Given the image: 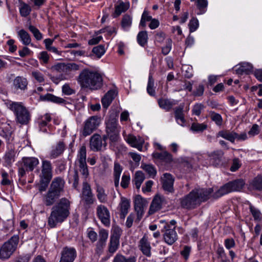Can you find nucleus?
<instances>
[{"label":"nucleus","mask_w":262,"mask_h":262,"mask_svg":"<svg viewBox=\"0 0 262 262\" xmlns=\"http://www.w3.org/2000/svg\"><path fill=\"white\" fill-rule=\"evenodd\" d=\"M86 149L85 146H82L79 149L77 156L76 162L79 164H86Z\"/></svg>","instance_id":"obj_43"},{"label":"nucleus","mask_w":262,"mask_h":262,"mask_svg":"<svg viewBox=\"0 0 262 262\" xmlns=\"http://www.w3.org/2000/svg\"><path fill=\"white\" fill-rule=\"evenodd\" d=\"M117 92L115 90L108 91L101 99V102L104 107L107 108L117 96Z\"/></svg>","instance_id":"obj_28"},{"label":"nucleus","mask_w":262,"mask_h":262,"mask_svg":"<svg viewBox=\"0 0 262 262\" xmlns=\"http://www.w3.org/2000/svg\"><path fill=\"white\" fill-rule=\"evenodd\" d=\"M213 192L211 188H197L189 193L179 199L181 207L187 210L198 208L201 204L208 200Z\"/></svg>","instance_id":"obj_1"},{"label":"nucleus","mask_w":262,"mask_h":262,"mask_svg":"<svg viewBox=\"0 0 262 262\" xmlns=\"http://www.w3.org/2000/svg\"><path fill=\"white\" fill-rule=\"evenodd\" d=\"M70 202L66 198L61 199L52 209L48 218V225L54 228L58 223L63 222L69 215Z\"/></svg>","instance_id":"obj_3"},{"label":"nucleus","mask_w":262,"mask_h":262,"mask_svg":"<svg viewBox=\"0 0 262 262\" xmlns=\"http://www.w3.org/2000/svg\"><path fill=\"white\" fill-rule=\"evenodd\" d=\"M124 140L132 147L136 148L140 151H142L144 140L140 136L136 137L133 135L129 134L124 136Z\"/></svg>","instance_id":"obj_17"},{"label":"nucleus","mask_w":262,"mask_h":262,"mask_svg":"<svg viewBox=\"0 0 262 262\" xmlns=\"http://www.w3.org/2000/svg\"><path fill=\"white\" fill-rule=\"evenodd\" d=\"M51 120V117L49 114H46L45 115L41 116L38 119V125L41 130L43 132H45L46 130V129H42L46 126H47Z\"/></svg>","instance_id":"obj_47"},{"label":"nucleus","mask_w":262,"mask_h":262,"mask_svg":"<svg viewBox=\"0 0 262 262\" xmlns=\"http://www.w3.org/2000/svg\"><path fill=\"white\" fill-rule=\"evenodd\" d=\"M19 236L14 235L5 242L0 248V259L3 260L9 259L17 248Z\"/></svg>","instance_id":"obj_6"},{"label":"nucleus","mask_w":262,"mask_h":262,"mask_svg":"<svg viewBox=\"0 0 262 262\" xmlns=\"http://www.w3.org/2000/svg\"><path fill=\"white\" fill-rule=\"evenodd\" d=\"M220 137H222L230 141L232 143H234L236 139L237 141H245L248 139L247 135L245 132L238 134L237 133L233 130L231 131L227 129L220 130L216 134V139Z\"/></svg>","instance_id":"obj_12"},{"label":"nucleus","mask_w":262,"mask_h":262,"mask_svg":"<svg viewBox=\"0 0 262 262\" xmlns=\"http://www.w3.org/2000/svg\"><path fill=\"white\" fill-rule=\"evenodd\" d=\"M92 52L98 57L100 58L105 53V50L104 46L99 45L93 48Z\"/></svg>","instance_id":"obj_59"},{"label":"nucleus","mask_w":262,"mask_h":262,"mask_svg":"<svg viewBox=\"0 0 262 262\" xmlns=\"http://www.w3.org/2000/svg\"><path fill=\"white\" fill-rule=\"evenodd\" d=\"M209 115L211 120L214 122L217 125L221 126L222 125L223 118L220 114L214 112H211Z\"/></svg>","instance_id":"obj_54"},{"label":"nucleus","mask_w":262,"mask_h":262,"mask_svg":"<svg viewBox=\"0 0 262 262\" xmlns=\"http://www.w3.org/2000/svg\"><path fill=\"white\" fill-rule=\"evenodd\" d=\"M113 262H136V257L134 256L126 257L118 253L114 257Z\"/></svg>","instance_id":"obj_46"},{"label":"nucleus","mask_w":262,"mask_h":262,"mask_svg":"<svg viewBox=\"0 0 262 262\" xmlns=\"http://www.w3.org/2000/svg\"><path fill=\"white\" fill-rule=\"evenodd\" d=\"M80 199L81 203L86 210L91 208L96 202L91 186L86 181L83 182Z\"/></svg>","instance_id":"obj_11"},{"label":"nucleus","mask_w":262,"mask_h":262,"mask_svg":"<svg viewBox=\"0 0 262 262\" xmlns=\"http://www.w3.org/2000/svg\"><path fill=\"white\" fill-rule=\"evenodd\" d=\"M130 180L129 175L123 174L120 183L121 186L123 188H126L130 183Z\"/></svg>","instance_id":"obj_64"},{"label":"nucleus","mask_w":262,"mask_h":262,"mask_svg":"<svg viewBox=\"0 0 262 262\" xmlns=\"http://www.w3.org/2000/svg\"><path fill=\"white\" fill-rule=\"evenodd\" d=\"M12 134L13 131L11 129V127L9 124H8L6 126L3 127L0 132V136L5 139L8 145H10L11 142L13 140Z\"/></svg>","instance_id":"obj_30"},{"label":"nucleus","mask_w":262,"mask_h":262,"mask_svg":"<svg viewBox=\"0 0 262 262\" xmlns=\"http://www.w3.org/2000/svg\"><path fill=\"white\" fill-rule=\"evenodd\" d=\"M207 125L204 123H193L191 126V129L193 132H203L207 128Z\"/></svg>","instance_id":"obj_57"},{"label":"nucleus","mask_w":262,"mask_h":262,"mask_svg":"<svg viewBox=\"0 0 262 262\" xmlns=\"http://www.w3.org/2000/svg\"><path fill=\"white\" fill-rule=\"evenodd\" d=\"M105 124V132L108 136V139L111 142H117L119 139L121 126L116 116L111 115L106 121Z\"/></svg>","instance_id":"obj_7"},{"label":"nucleus","mask_w":262,"mask_h":262,"mask_svg":"<svg viewBox=\"0 0 262 262\" xmlns=\"http://www.w3.org/2000/svg\"><path fill=\"white\" fill-rule=\"evenodd\" d=\"M40 99L42 100L51 101L57 104L63 103L65 102V100L63 98L57 97L50 93L41 96Z\"/></svg>","instance_id":"obj_36"},{"label":"nucleus","mask_w":262,"mask_h":262,"mask_svg":"<svg viewBox=\"0 0 262 262\" xmlns=\"http://www.w3.org/2000/svg\"><path fill=\"white\" fill-rule=\"evenodd\" d=\"M52 166L50 161L43 160L41 161V173L39 174L40 191L46 190L51 180L52 179Z\"/></svg>","instance_id":"obj_8"},{"label":"nucleus","mask_w":262,"mask_h":262,"mask_svg":"<svg viewBox=\"0 0 262 262\" xmlns=\"http://www.w3.org/2000/svg\"><path fill=\"white\" fill-rule=\"evenodd\" d=\"M122 171L121 165L118 163H115L114 168V184L116 187L119 185L120 177Z\"/></svg>","instance_id":"obj_41"},{"label":"nucleus","mask_w":262,"mask_h":262,"mask_svg":"<svg viewBox=\"0 0 262 262\" xmlns=\"http://www.w3.org/2000/svg\"><path fill=\"white\" fill-rule=\"evenodd\" d=\"M245 182L242 179L229 182L221 187L212 195V196L214 199H217L232 191H239L243 188Z\"/></svg>","instance_id":"obj_10"},{"label":"nucleus","mask_w":262,"mask_h":262,"mask_svg":"<svg viewBox=\"0 0 262 262\" xmlns=\"http://www.w3.org/2000/svg\"><path fill=\"white\" fill-rule=\"evenodd\" d=\"M65 149V144L62 141H59L56 146L52 149L50 158L51 159H55L61 155Z\"/></svg>","instance_id":"obj_32"},{"label":"nucleus","mask_w":262,"mask_h":262,"mask_svg":"<svg viewBox=\"0 0 262 262\" xmlns=\"http://www.w3.org/2000/svg\"><path fill=\"white\" fill-rule=\"evenodd\" d=\"M250 186L253 189L262 191V175H258L250 183Z\"/></svg>","instance_id":"obj_48"},{"label":"nucleus","mask_w":262,"mask_h":262,"mask_svg":"<svg viewBox=\"0 0 262 262\" xmlns=\"http://www.w3.org/2000/svg\"><path fill=\"white\" fill-rule=\"evenodd\" d=\"M146 201L141 195H137L134 200V208L137 212V218L140 220L144 213V207L146 206Z\"/></svg>","instance_id":"obj_19"},{"label":"nucleus","mask_w":262,"mask_h":262,"mask_svg":"<svg viewBox=\"0 0 262 262\" xmlns=\"http://www.w3.org/2000/svg\"><path fill=\"white\" fill-rule=\"evenodd\" d=\"M139 247L143 254L147 257L151 256V246L147 236L144 235L140 240Z\"/></svg>","instance_id":"obj_24"},{"label":"nucleus","mask_w":262,"mask_h":262,"mask_svg":"<svg viewBox=\"0 0 262 262\" xmlns=\"http://www.w3.org/2000/svg\"><path fill=\"white\" fill-rule=\"evenodd\" d=\"M16 150L14 146L8 145L7 150L3 157V159L7 165L11 166L15 161L16 158Z\"/></svg>","instance_id":"obj_22"},{"label":"nucleus","mask_w":262,"mask_h":262,"mask_svg":"<svg viewBox=\"0 0 262 262\" xmlns=\"http://www.w3.org/2000/svg\"><path fill=\"white\" fill-rule=\"evenodd\" d=\"M249 209L255 221L259 222L262 221V214L258 209L250 204Z\"/></svg>","instance_id":"obj_49"},{"label":"nucleus","mask_w":262,"mask_h":262,"mask_svg":"<svg viewBox=\"0 0 262 262\" xmlns=\"http://www.w3.org/2000/svg\"><path fill=\"white\" fill-rule=\"evenodd\" d=\"M77 81L83 89L97 90L103 85L102 75L98 71L84 69L79 74Z\"/></svg>","instance_id":"obj_2"},{"label":"nucleus","mask_w":262,"mask_h":262,"mask_svg":"<svg viewBox=\"0 0 262 262\" xmlns=\"http://www.w3.org/2000/svg\"><path fill=\"white\" fill-rule=\"evenodd\" d=\"M79 70V66L74 62L66 63V74L71 71H76Z\"/></svg>","instance_id":"obj_61"},{"label":"nucleus","mask_w":262,"mask_h":262,"mask_svg":"<svg viewBox=\"0 0 262 262\" xmlns=\"http://www.w3.org/2000/svg\"><path fill=\"white\" fill-rule=\"evenodd\" d=\"M152 19V16L150 15L149 12L147 10H144L141 16L140 26L144 28L146 26V23L150 21Z\"/></svg>","instance_id":"obj_53"},{"label":"nucleus","mask_w":262,"mask_h":262,"mask_svg":"<svg viewBox=\"0 0 262 262\" xmlns=\"http://www.w3.org/2000/svg\"><path fill=\"white\" fill-rule=\"evenodd\" d=\"M165 232L163 234V238L165 243L169 245H171L176 242L178 239V234L175 230V228H171L169 225L164 226Z\"/></svg>","instance_id":"obj_18"},{"label":"nucleus","mask_w":262,"mask_h":262,"mask_svg":"<svg viewBox=\"0 0 262 262\" xmlns=\"http://www.w3.org/2000/svg\"><path fill=\"white\" fill-rule=\"evenodd\" d=\"M133 18L130 15L125 14L122 18L121 26L123 30L127 31L132 25Z\"/></svg>","instance_id":"obj_37"},{"label":"nucleus","mask_w":262,"mask_h":262,"mask_svg":"<svg viewBox=\"0 0 262 262\" xmlns=\"http://www.w3.org/2000/svg\"><path fill=\"white\" fill-rule=\"evenodd\" d=\"M162 187L165 191L168 192L174 191L173 183L174 179L173 176L169 173H165L161 177Z\"/></svg>","instance_id":"obj_21"},{"label":"nucleus","mask_w":262,"mask_h":262,"mask_svg":"<svg viewBox=\"0 0 262 262\" xmlns=\"http://www.w3.org/2000/svg\"><path fill=\"white\" fill-rule=\"evenodd\" d=\"M152 157L155 159L159 160L165 163H170L173 160L171 154L166 151L161 152H154L152 154Z\"/></svg>","instance_id":"obj_29"},{"label":"nucleus","mask_w":262,"mask_h":262,"mask_svg":"<svg viewBox=\"0 0 262 262\" xmlns=\"http://www.w3.org/2000/svg\"><path fill=\"white\" fill-rule=\"evenodd\" d=\"M18 3L19 4V10L20 15L23 17L28 16L31 11V7L21 0H18Z\"/></svg>","instance_id":"obj_42"},{"label":"nucleus","mask_w":262,"mask_h":262,"mask_svg":"<svg viewBox=\"0 0 262 262\" xmlns=\"http://www.w3.org/2000/svg\"><path fill=\"white\" fill-rule=\"evenodd\" d=\"M39 59L42 64H46L49 62L50 56L47 52L42 51L39 53Z\"/></svg>","instance_id":"obj_60"},{"label":"nucleus","mask_w":262,"mask_h":262,"mask_svg":"<svg viewBox=\"0 0 262 262\" xmlns=\"http://www.w3.org/2000/svg\"><path fill=\"white\" fill-rule=\"evenodd\" d=\"M101 122L100 117L97 116L90 117L84 122L82 132L83 136L90 135L99 126Z\"/></svg>","instance_id":"obj_13"},{"label":"nucleus","mask_w":262,"mask_h":262,"mask_svg":"<svg viewBox=\"0 0 262 262\" xmlns=\"http://www.w3.org/2000/svg\"><path fill=\"white\" fill-rule=\"evenodd\" d=\"M199 26V22L198 18L195 17H192L190 20L188 27L189 29V32L190 33L193 32L195 31Z\"/></svg>","instance_id":"obj_56"},{"label":"nucleus","mask_w":262,"mask_h":262,"mask_svg":"<svg viewBox=\"0 0 262 262\" xmlns=\"http://www.w3.org/2000/svg\"><path fill=\"white\" fill-rule=\"evenodd\" d=\"M64 181L61 177H56L52 181L47 192L42 196V202L46 206L54 205L64 192Z\"/></svg>","instance_id":"obj_4"},{"label":"nucleus","mask_w":262,"mask_h":262,"mask_svg":"<svg viewBox=\"0 0 262 262\" xmlns=\"http://www.w3.org/2000/svg\"><path fill=\"white\" fill-rule=\"evenodd\" d=\"M90 142V148L93 151L100 150L103 145L102 138L98 134L93 135L91 138Z\"/></svg>","instance_id":"obj_26"},{"label":"nucleus","mask_w":262,"mask_h":262,"mask_svg":"<svg viewBox=\"0 0 262 262\" xmlns=\"http://www.w3.org/2000/svg\"><path fill=\"white\" fill-rule=\"evenodd\" d=\"M28 82L23 76H17L12 81V87L14 90L25 91L27 89Z\"/></svg>","instance_id":"obj_23"},{"label":"nucleus","mask_w":262,"mask_h":262,"mask_svg":"<svg viewBox=\"0 0 262 262\" xmlns=\"http://www.w3.org/2000/svg\"><path fill=\"white\" fill-rule=\"evenodd\" d=\"M52 69L58 72L66 74V63H58L52 67Z\"/></svg>","instance_id":"obj_62"},{"label":"nucleus","mask_w":262,"mask_h":262,"mask_svg":"<svg viewBox=\"0 0 262 262\" xmlns=\"http://www.w3.org/2000/svg\"><path fill=\"white\" fill-rule=\"evenodd\" d=\"M145 179L144 174L141 171H137L135 172L133 182L137 189H139L140 186Z\"/></svg>","instance_id":"obj_44"},{"label":"nucleus","mask_w":262,"mask_h":262,"mask_svg":"<svg viewBox=\"0 0 262 262\" xmlns=\"http://www.w3.org/2000/svg\"><path fill=\"white\" fill-rule=\"evenodd\" d=\"M158 104L161 108L165 110L166 111H169L174 105L177 104V101L173 100L162 98L159 99Z\"/></svg>","instance_id":"obj_34"},{"label":"nucleus","mask_w":262,"mask_h":262,"mask_svg":"<svg viewBox=\"0 0 262 262\" xmlns=\"http://www.w3.org/2000/svg\"><path fill=\"white\" fill-rule=\"evenodd\" d=\"M18 36L19 38L20 41L25 46H28L30 44L33 46V44H31V38L30 34L25 30L21 29L17 32Z\"/></svg>","instance_id":"obj_35"},{"label":"nucleus","mask_w":262,"mask_h":262,"mask_svg":"<svg viewBox=\"0 0 262 262\" xmlns=\"http://www.w3.org/2000/svg\"><path fill=\"white\" fill-rule=\"evenodd\" d=\"M108 236V231L104 229H101L99 231V239L96 245V252L101 253L106 246Z\"/></svg>","instance_id":"obj_20"},{"label":"nucleus","mask_w":262,"mask_h":262,"mask_svg":"<svg viewBox=\"0 0 262 262\" xmlns=\"http://www.w3.org/2000/svg\"><path fill=\"white\" fill-rule=\"evenodd\" d=\"M119 239L116 236H111L108 251L110 253H114L118 248Z\"/></svg>","instance_id":"obj_51"},{"label":"nucleus","mask_w":262,"mask_h":262,"mask_svg":"<svg viewBox=\"0 0 262 262\" xmlns=\"http://www.w3.org/2000/svg\"><path fill=\"white\" fill-rule=\"evenodd\" d=\"M88 237L90 240L94 243L96 242L98 238L97 233L93 230L92 228H89L87 230Z\"/></svg>","instance_id":"obj_63"},{"label":"nucleus","mask_w":262,"mask_h":262,"mask_svg":"<svg viewBox=\"0 0 262 262\" xmlns=\"http://www.w3.org/2000/svg\"><path fill=\"white\" fill-rule=\"evenodd\" d=\"M7 107L14 114L17 123L21 125L28 124L31 118V113L21 102L9 101Z\"/></svg>","instance_id":"obj_5"},{"label":"nucleus","mask_w":262,"mask_h":262,"mask_svg":"<svg viewBox=\"0 0 262 262\" xmlns=\"http://www.w3.org/2000/svg\"><path fill=\"white\" fill-rule=\"evenodd\" d=\"M147 92L151 96L155 95V90L154 88V79L151 75L148 77V83L147 85Z\"/></svg>","instance_id":"obj_52"},{"label":"nucleus","mask_w":262,"mask_h":262,"mask_svg":"<svg viewBox=\"0 0 262 262\" xmlns=\"http://www.w3.org/2000/svg\"><path fill=\"white\" fill-rule=\"evenodd\" d=\"M69 182L73 183V187L77 189L79 184V176L77 170L71 171L69 174Z\"/></svg>","instance_id":"obj_45"},{"label":"nucleus","mask_w":262,"mask_h":262,"mask_svg":"<svg viewBox=\"0 0 262 262\" xmlns=\"http://www.w3.org/2000/svg\"><path fill=\"white\" fill-rule=\"evenodd\" d=\"M130 5L128 2H120L119 4L115 7V11L112 14L113 17H118L123 12L126 11L129 8Z\"/></svg>","instance_id":"obj_31"},{"label":"nucleus","mask_w":262,"mask_h":262,"mask_svg":"<svg viewBox=\"0 0 262 262\" xmlns=\"http://www.w3.org/2000/svg\"><path fill=\"white\" fill-rule=\"evenodd\" d=\"M96 192L97 198L101 203H106L107 201V194L105 192L104 188L100 185H96Z\"/></svg>","instance_id":"obj_33"},{"label":"nucleus","mask_w":262,"mask_h":262,"mask_svg":"<svg viewBox=\"0 0 262 262\" xmlns=\"http://www.w3.org/2000/svg\"><path fill=\"white\" fill-rule=\"evenodd\" d=\"M143 169L147 173L149 177L154 178L156 174L157 170L155 167L150 164H145L142 165Z\"/></svg>","instance_id":"obj_55"},{"label":"nucleus","mask_w":262,"mask_h":262,"mask_svg":"<svg viewBox=\"0 0 262 262\" xmlns=\"http://www.w3.org/2000/svg\"><path fill=\"white\" fill-rule=\"evenodd\" d=\"M164 200L163 196L158 195H156L150 205L149 211V213L152 214L159 210L162 207Z\"/></svg>","instance_id":"obj_27"},{"label":"nucleus","mask_w":262,"mask_h":262,"mask_svg":"<svg viewBox=\"0 0 262 262\" xmlns=\"http://www.w3.org/2000/svg\"><path fill=\"white\" fill-rule=\"evenodd\" d=\"M174 117L177 123L180 125L183 126L185 122V120L183 114V106H179L175 108Z\"/></svg>","instance_id":"obj_38"},{"label":"nucleus","mask_w":262,"mask_h":262,"mask_svg":"<svg viewBox=\"0 0 262 262\" xmlns=\"http://www.w3.org/2000/svg\"><path fill=\"white\" fill-rule=\"evenodd\" d=\"M77 257V251L74 247H65L63 248L59 262H74Z\"/></svg>","instance_id":"obj_16"},{"label":"nucleus","mask_w":262,"mask_h":262,"mask_svg":"<svg viewBox=\"0 0 262 262\" xmlns=\"http://www.w3.org/2000/svg\"><path fill=\"white\" fill-rule=\"evenodd\" d=\"M224 152L222 149H216L207 154L209 165L215 167L222 166L224 161Z\"/></svg>","instance_id":"obj_14"},{"label":"nucleus","mask_w":262,"mask_h":262,"mask_svg":"<svg viewBox=\"0 0 262 262\" xmlns=\"http://www.w3.org/2000/svg\"><path fill=\"white\" fill-rule=\"evenodd\" d=\"M39 162L37 158L23 157L19 161L16 165L18 167V173L19 178L24 177L27 171H32L39 164Z\"/></svg>","instance_id":"obj_9"},{"label":"nucleus","mask_w":262,"mask_h":262,"mask_svg":"<svg viewBox=\"0 0 262 262\" xmlns=\"http://www.w3.org/2000/svg\"><path fill=\"white\" fill-rule=\"evenodd\" d=\"M253 66L248 62H243L239 64V67L236 70V73L242 75L244 74H248L252 71Z\"/></svg>","instance_id":"obj_40"},{"label":"nucleus","mask_w":262,"mask_h":262,"mask_svg":"<svg viewBox=\"0 0 262 262\" xmlns=\"http://www.w3.org/2000/svg\"><path fill=\"white\" fill-rule=\"evenodd\" d=\"M195 4L199 10L198 15L203 14L207 11L208 5L207 0H195Z\"/></svg>","instance_id":"obj_39"},{"label":"nucleus","mask_w":262,"mask_h":262,"mask_svg":"<svg viewBox=\"0 0 262 262\" xmlns=\"http://www.w3.org/2000/svg\"><path fill=\"white\" fill-rule=\"evenodd\" d=\"M28 29L29 31L33 34L34 37L37 40H40L42 38V35L39 30L35 26L29 25Z\"/></svg>","instance_id":"obj_58"},{"label":"nucleus","mask_w":262,"mask_h":262,"mask_svg":"<svg viewBox=\"0 0 262 262\" xmlns=\"http://www.w3.org/2000/svg\"><path fill=\"white\" fill-rule=\"evenodd\" d=\"M119 207L120 218L124 219L130 207V201L125 197L121 196Z\"/></svg>","instance_id":"obj_25"},{"label":"nucleus","mask_w":262,"mask_h":262,"mask_svg":"<svg viewBox=\"0 0 262 262\" xmlns=\"http://www.w3.org/2000/svg\"><path fill=\"white\" fill-rule=\"evenodd\" d=\"M137 39L138 43L142 47L145 46L147 42L148 35L146 31H142L139 32L137 35Z\"/></svg>","instance_id":"obj_50"},{"label":"nucleus","mask_w":262,"mask_h":262,"mask_svg":"<svg viewBox=\"0 0 262 262\" xmlns=\"http://www.w3.org/2000/svg\"><path fill=\"white\" fill-rule=\"evenodd\" d=\"M96 213L102 224L106 227L110 226V212L106 206L103 205H98L96 208Z\"/></svg>","instance_id":"obj_15"}]
</instances>
